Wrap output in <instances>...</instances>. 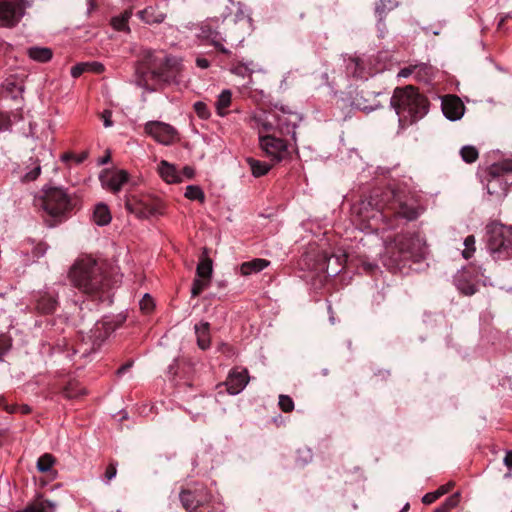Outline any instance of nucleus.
I'll return each mask as SVG.
<instances>
[{"mask_svg":"<svg viewBox=\"0 0 512 512\" xmlns=\"http://www.w3.org/2000/svg\"><path fill=\"white\" fill-rule=\"evenodd\" d=\"M260 132L259 134L263 132H271V131H277L276 130V123L273 121L268 120H260Z\"/></svg>","mask_w":512,"mask_h":512,"instance_id":"obj_48","label":"nucleus"},{"mask_svg":"<svg viewBox=\"0 0 512 512\" xmlns=\"http://www.w3.org/2000/svg\"><path fill=\"white\" fill-rule=\"evenodd\" d=\"M391 105L402 124H412L423 118L429 107L428 99L414 86L396 88L391 97Z\"/></svg>","mask_w":512,"mask_h":512,"instance_id":"obj_4","label":"nucleus"},{"mask_svg":"<svg viewBox=\"0 0 512 512\" xmlns=\"http://www.w3.org/2000/svg\"><path fill=\"white\" fill-rule=\"evenodd\" d=\"M460 156L464 162L472 164L479 158V151L475 146L465 145L460 149Z\"/></svg>","mask_w":512,"mask_h":512,"instance_id":"obj_33","label":"nucleus"},{"mask_svg":"<svg viewBox=\"0 0 512 512\" xmlns=\"http://www.w3.org/2000/svg\"><path fill=\"white\" fill-rule=\"evenodd\" d=\"M457 287L461 291V293L466 296H471V295L475 294L477 291V288L474 284L464 283L460 280L457 283Z\"/></svg>","mask_w":512,"mask_h":512,"instance_id":"obj_45","label":"nucleus"},{"mask_svg":"<svg viewBox=\"0 0 512 512\" xmlns=\"http://www.w3.org/2000/svg\"><path fill=\"white\" fill-rule=\"evenodd\" d=\"M232 104V92L224 89L215 101V110L218 116L225 117L229 113V107Z\"/></svg>","mask_w":512,"mask_h":512,"instance_id":"obj_25","label":"nucleus"},{"mask_svg":"<svg viewBox=\"0 0 512 512\" xmlns=\"http://www.w3.org/2000/svg\"><path fill=\"white\" fill-rule=\"evenodd\" d=\"M111 220L112 216L108 206L104 203L97 204L93 212V221L99 226H106Z\"/></svg>","mask_w":512,"mask_h":512,"instance_id":"obj_27","label":"nucleus"},{"mask_svg":"<svg viewBox=\"0 0 512 512\" xmlns=\"http://www.w3.org/2000/svg\"><path fill=\"white\" fill-rule=\"evenodd\" d=\"M100 181L104 188L116 193L128 181V173L124 170H104Z\"/></svg>","mask_w":512,"mask_h":512,"instance_id":"obj_18","label":"nucleus"},{"mask_svg":"<svg viewBox=\"0 0 512 512\" xmlns=\"http://www.w3.org/2000/svg\"><path fill=\"white\" fill-rule=\"evenodd\" d=\"M27 53L32 60L40 63L50 61L53 56L52 50L47 47H31L27 50Z\"/></svg>","mask_w":512,"mask_h":512,"instance_id":"obj_29","label":"nucleus"},{"mask_svg":"<svg viewBox=\"0 0 512 512\" xmlns=\"http://www.w3.org/2000/svg\"><path fill=\"white\" fill-rule=\"evenodd\" d=\"M438 499V495L435 494V492H429L426 493L423 498L422 502L426 505L434 503Z\"/></svg>","mask_w":512,"mask_h":512,"instance_id":"obj_58","label":"nucleus"},{"mask_svg":"<svg viewBox=\"0 0 512 512\" xmlns=\"http://www.w3.org/2000/svg\"><path fill=\"white\" fill-rule=\"evenodd\" d=\"M278 405L280 409L285 413H289L294 409V401L288 395H280Z\"/></svg>","mask_w":512,"mask_h":512,"instance_id":"obj_44","label":"nucleus"},{"mask_svg":"<svg viewBox=\"0 0 512 512\" xmlns=\"http://www.w3.org/2000/svg\"><path fill=\"white\" fill-rule=\"evenodd\" d=\"M426 243L419 233H400L385 242V254L395 264L413 260L419 262L425 257Z\"/></svg>","mask_w":512,"mask_h":512,"instance_id":"obj_5","label":"nucleus"},{"mask_svg":"<svg viewBox=\"0 0 512 512\" xmlns=\"http://www.w3.org/2000/svg\"><path fill=\"white\" fill-rule=\"evenodd\" d=\"M272 117L276 123V130L281 135H291L296 141L295 129L301 121L300 115L289 108L280 107L272 113Z\"/></svg>","mask_w":512,"mask_h":512,"instance_id":"obj_12","label":"nucleus"},{"mask_svg":"<svg viewBox=\"0 0 512 512\" xmlns=\"http://www.w3.org/2000/svg\"><path fill=\"white\" fill-rule=\"evenodd\" d=\"M69 277L73 286L90 298L110 301L109 281L103 264L91 256L79 258L71 267Z\"/></svg>","mask_w":512,"mask_h":512,"instance_id":"obj_3","label":"nucleus"},{"mask_svg":"<svg viewBox=\"0 0 512 512\" xmlns=\"http://www.w3.org/2000/svg\"><path fill=\"white\" fill-rule=\"evenodd\" d=\"M139 18L148 25L164 22L166 13L158 5H151L138 12Z\"/></svg>","mask_w":512,"mask_h":512,"instance_id":"obj_21","label":"nucleus"},{"mask_svg":"<svg viewBox=\"0 0 512 512\" xmlns=\"http://www.w3.org/2000/svg\"><path fill=\"white\" fill-rule=\"evenodd\" d=\"M210 280L209 279H204V278H195L193 280V283H192V288H191V295L192 297H197L198 295H200L206 288L209 287L210 285Z\"/></svg>","mask_w":512,"mask_h":512,"instance_id":"obj_39","label":"nucleus"},{"mask_svg":"<svg viewBox=\"0 0 512 512\" xmlns=\"http://www.w3.org/2000/svg\"><path fill=\"white\" fill-rule=\"evenodd\" d=\"M465 249L462 252V255L465 259H470L475 252V237L473 235H469L464 240Z\"/></svg>","mask_w":512,"mask_h":512,"instance_id":"obj_41","label":"nucleus"},{"mask_svg":"<svg viewBox=\"0 0 512 512\" xmlns=\"http://www.w3.org/2000/svg\"><path fill=\"white\" fill-rule=\"evenodd\" d=\"M86 71H88V64L79 63L71 68V75L73 78H78Z\"/></svg>","mask_w":512,"mask_h":512,"instance_id":"obj_47","label":"nucleus"},{"mask_svg":"<svg viewBox=\"0 0 512 512\" xmlns=\"http://www.w3.org/2000/svg\"><path fill=\"white\" fill-rule=\"evenodd\" d=\"M211 494L204 486L182 489L179 499L182 507L187 512H197L199 508L205 507L211 501Z\"/></svg>","mask_w":512,"mask_h":512,"instance_id":"obj_11","label":"nucleus"},{"mask_svg":"<svg viewBox=\"0 0 512 512\" xmlns=\"http://www.w3.org/2000/svg\"><path fill=\"white\" fill-rule=\"evenodd\" d=\"M10 343L5 337H0V358L9 350Z\"/></svg>","mask_w":512,"mask_h":512,"instance_id":"obj_57","label":"nucleus"},{"mask_svg":"<svg viewBox=\"0 0 512 512\" xmlns=\"http://www.w3.org/2000/svg\"><path fill=\"white\" fill-rule=\"evenodd\" d=\"M417 68V66H409V67H404L402 68L399 72H398V77L399 78H407L409 77L413 72L414 70Z\"/></svg>","mask_w":512,"mask_h":512,"instance_id":"obj_56","label":"nucleus"},{"mask_svg":"<svg viewBox=\"0 0 512 512\" xmlns=\"http://www.w3.org/2000/svg\"><path fill=\"white\" fill-rule=\"evenodd\" d=\"M145 133L163 145H171L178 141V132L170 124L161 121H149L144 126Z\"/></svg>","mask_w":512,"mask_h":512,"instance_id":"obj_14","label":"nucleus"},{"mask_svg":"<svg viewBox=\"0 0 512 512\" xmlns=\"http://www.w3.org/2000/svg\"><path fill=\"white\" fill-rule=\"evenodd\" d=\"M132 366V362H127L125 364H123L121 367L118 368L117 370V375H122L124 374L127 370H129Z\"/></svg>","mask_w":512,"mask_h":512,"instance_id":"obj_61","label":"nucleus"},{"mask_svg":"<svg viewBox=\"0 0 512 512\" xmlns=\"http://www.w3.org/2000/svg\"><path fill=\"white\" fill-rule=\"evenodd\" d=\"M250 19L241 17L238 20L219 18L207 19L199 26L197 37L212 45L218 52L230 56L231 50L226 47L239 46L245 39Z\"/></svg>","mask_w":512,"mask_h":512,"instance_id":"obj_2","label":"nucleus"},{"mask_svg":"<svg viewBox=\"0 0 512 512\" xmlns=\"http://www.w3.org/2000/svg\"><path fill=\"white\" fill-rule=\"evenodd\" d=\"M158 172L160 177L168 184L182 182L181 174L177 170L176 166L166 160L160 161L158 165Z\"/></svg>","mask_w":512,"mask_h":512,"instance_id":"obj_22","label":"nucleus"},{"mask_svg":"<svg viewBox=\"0 0 512 512\" xmlns=\"http://www.w3.org/2000/svg\"><path fill=\"white\" fill-rule=\"evenodd\" d=\"M55 463V458L52 454L45 453L37 461V469L40 472H48Z\"/></svg>","mask_w":512,"mask_h":512,"instance_id":"obj_38","label":"nucleus"},{"mask_svg":"<svg viewBox=\"0 0 512 512\" xmlns=\"http://www.w3.org/2000/svg\"><path fill=\"white\" fill-rule=\"evenodd\" d=\"M131 15V10H126L120 16L113 17L111 20L112 27L117 31H128V21Z\"/></svg>","mask_w":512,"mask_h":512,"instance_id":"obj_32","label":"nucleus"},{"mask_svg":"<svg viewBox=\"0 0 512 512\" xmlns=\"http://www.w3.org/2000/svg\"><path fill=\"white\" fill-rule=\"evenodd\" d=\"M48 246L45 243H39L35 246L33 254L36 257H41L46 253Z\"/></svg>","mask_w":512,"mask_h":512,"instance_id":"obj_54","label":"nucleus"},{"mask_svg":"<svg viewBox=\"0 0 512 512\" xmlns=\"http://www.w3.org/2000/svg\"><path fill=\"white\" fill-rule=\"evenodd\" d=\"M111 118H112V112L110 110H104L102 112L101 119L103 120V124L106 128L111 127L113 125Z\"/></svg>","mask_w":512,"mask_h":512,"instance_id":"obj_52","label":"nucleus"},{"mask_svg":"<svg viewBox=\"0 0 512 512\" xmlns=\"http://www.w3.org/2000/svg\"><path fill=\"white\" fill-rule=\"evenodd\" d=\"M41 207L52 218L61 220L75 207V199L60 187H49L44 190Z\"/></svg>","mask_w":512,"mask_h":512,"instance_id":"obj_8","label":"nucleus"},{"mask_svg":"<svg viewBox=\"0 0 512 512\" xmlns=\"http://www.w3.org/2000/svg\"><path fill=\"white\" fill-rule=\"evenodd\" d=\"M126 210L138 218L146 219L164 213V202L151 196H128L125 200Z\"/></svg>","mask_w":512,"mask_h":512,"instance_id":"obj_10","label":"nucleus"},{"mask_svg":"<svg viewBox=\"0 0 512 512\" xmlns=\"http://www.w3.org/2000/svg\"><path fill=\"white\" fill-rule=\"evenodd\" d=\"M248 382L249 375L247 369H233L229 373L225 385L229 394L236 395L246 387Z\"/></svg>","mask_w":512,"mask_h":512,"instance_id":"obj_20","label":"nucleus"},{"mask_svg":"<svg viewBox=\"0 0 512 512\" xmlns=\"http://www.w3.org/2000/svg\"><path fill=\"white\" fill-rule=\"evenodd\" d=\"M25 0H0V24L6 27L15 26L23 17Z\"/></svg>","mask_w":512,"mask_h":512,"instance_id":"obj_16","label":"nucleus"},{"mask_svg":"<svg viewBox=\"0 0 512 512\" xmlns=\"http://www.w3.org/2000/svg\"><path fill=\"white\" fill-rule=\"evenodd\" d=\"M109 159H110V156H109V155L105 156L104 158H102V159L100 160V164H105V163H107V162L109 161Z\"/></svg>","mask_w":512,"mask_h":512,"instance_id":"obj_63","label":"nucleus"},{"mask_svg":"<svg viewBox=\"0 0 512 512\" xmlns=\"http://www.w3.org/2000/svg\"><path fill=\"white\" fill-rule=\"evenodd\" d=\"M35 309L40 314H52L58 306V294L51 290L38 291L34 295Z\"/></svg>","mask_w":512,"mask_h":512,"instance_id":"obj_17","label":"nucleus"},{"mask_svg":"<svg viewBox=\"0 0 512 512\" xmlns=\"http://www.w3.org/2000/svg\"><path fill=\"white\" fill-rule=\"evenodd\" d=\"M409 509V503H406L400 512H406Z\"/></svg>","mask_w":512,"mask_h":512,"instance_id":"obj_64","label":"nucleus"},{"mask_svg":"<svg viewBox=\"0 0 512 512\" xmlns=\"http://www.w3.org/2000/svg\"><path fill=\"white\" fill-rule=\"evenodd\" d=\"M246 162L250 167L252 175L257 178L266 175L272 168V165L251 157L247 158Z\"/></svg>","mask_w":512,"mask_h":512,"instance_id":"obj_30","label":"nucleus"},{"mask_svg":"<svg viewBox=\"0 0 512 512\" xmlns=\"http://www.w3.org/2000/svg\"><path fill=\"white\" fill-rule=\"evenodd\" d=\"M117 474L116 463L111 462L105 471V478L107 481L112 480Z\"/></svg>","mask_w":512,"mask_h":512,"instance_id":"obj_49","label":"nucleus"},{"mask_svg":"<svg viewBox=\"0 0 512 512\" xmlns=\"http://www.w3.org/2000/svg\"><path fill=\"white\" fill-rule=\"evenodd\" d=\"M347 72L354 77L363 76V66L359 58H350L346 66Z\"/></svg>","mask_w":512,"mask_h":512,"instance_id":"obj_37","label":"nucleus"},{"mask_svg":"<svg viewBox=\"0 0 512 512\" xmlns=\"http://www.w3.org/2000/svg\"><path fill=\"white\" fill-rule=\"evenodd\" d=\"M257 70V64L249 60L247 62L237 61L232 65L231 72L241 77H251Z\"/></svg>","mask_w":512,"mask_h":512,"instance_id":"obj_28","label":"nucleus"},{"mask_svg":"<svg viewBox=\"0 0 512 512\" xmlns=\"http://www.w3.org/2000/svg\"><path fill=\"white\" fill-rule=\"evenodd\" d=\"M87 156H88L87 152H82L79 155H76V154L71 153V152H66V153L62 154L61 160L64 163H68L70 161H73L76 164H80V163H82L87 158Z\"/></svg>","mask_w":512,"mask_h":512,"instance_id":"obj_43","label":"nucleus"},{"mask_svg":"<svg viewBox=\"0 0 512 512\" xmlns=\"http://www.w3.org/2000/svg\"><path fill=\"white\" fill-rule=\"evenodd\" d=\"M461 495L459 492H456L449 496L445 502L437 507L434 512H450L452 509L457 507L460 503Z\"/></svg>","mask_w":512,"mask_h":512,"instance_id":"obj_34","label":"nucleus"},{"mask_svg":"<svg viewBox=\"0 0 512 512\" xmlns=\"http://www.w3.org/2000/svg\"><path fill=\"white\" fill-rule=\"evenodd\" d=\"M423 212L424 207L414 196L385 189L353 205L352 222L363 232L379 233L397 227L399 219L414 221Z\"/></svg>","mask_w":512,"mask_h":512,"instance_id":"obj_1","label":"nucleus"},{"mask_svg":"<svg viewBox=\"0 0 512 512\" xmlns=\"http://www.w3.org/2000/svg\"><path fill=\"white\" fill-rule=\"evenodd\" d=\"M486 246L495 261L512 258V226L493 221L486 226Z\"/></svg>","mask_w":512,"mask_h":512,"instance_id":"obj_7","label":"nucleus"},{"mask_svg":"<svg viewBox=\"0 0 512 512\" xmlns=\"http://www.w3.org/2000/svg\"><path fill=\"white\" fill-rule=\"evenodd\" d=\"M40 173H41L40 163L38 160H35L33 162V168L24 174V176L22 177V180L24 182L34 181L39 177Z\"/></svg>","mask_w":512,"mask_h":512,"instance_id":"obj_42","label":"nucleus"},{"mask_svg":"<svg viewBox=\"0 0 512 512\" xmlns=\"http://www.w3.org/2000/svg\"><path fill=\"white\" fill-rule=\"evenodd\" d=\"M442 111L445 117L451 121L459 120L465 111V106L456 95H446L442 98Z\"/></svg>","mask_w":512,"mask_h":512,"instance_id":"obj_19","label":"nucleus"},{"mask_svg":"<svg viewBox=\"0 0 512 512\" xmlns=\"http://www.w3.org/2000/svg\"><path fill=\"white\" fill-rule=\"evenodd\" d=\"M0 407L11 414L17 412V406L16 405H8L6 403V399L4 396H0Z\"/></svg>","mask_w":512,"mask_h":512,"instance_id":"obj_53","label":"nucleus"},{"mask_svg":"<svg viewBox=\"0 0 512 512\" xmlns=\"http://www.w3.org/2000/svg\"><path fill=\"white\" fill-rule=\"evenodd\" d=\"M196 64L198 67H200L202 69H206L210 65L209 61L205 58H197Z\"/></svg>","mask_w":512,"mask_h":512,"instance_id":"obj_60","label":"nucleus"},{"mask_svg":"<svg viewBox=\"0 0 512 512\" xmlns=\"http://www.w3.org/2000/svg\"><path fill=\"white\" fill-rule=\"evenodd\" d=\"M193 108L199 118L203 120H207L210 118L211 112L205 102L197 101L194 103Z\"/></svg>","mask_w":512,"mask_h":512,"instance_id":"obj_40","label":"nucleus"},{"mask_svg":"<svg viewBox=\"0 0 512 512\" xmlns=\"http://www.w3.org/2000/svg\"><path fill=\"white\" fill-rule=\"evenodd\" d=\"M212 273V260L208 257L207 251L205 249L197 265L196 275L199 278L209 279L211 281Z\"/></svg>","mask_w":512,"mask_h":512,"instance_id":"obj_26","label":"nucleus"},{"mask_svg":"<svg viewBox=\"0 0 512 512\" xmlns=\"http://www.w3.org/2000/svg\"><path fill=\"white\" fill-rule=\"evenodd\" d=\"M194 329L197 337V345L199 346V348L202 350L208 349L211 344L209 323L201 322L199 324H196Z\"/></svg>","mask_w":512,"mask_h":512,"instance_id":"obj_24","label":"nucleus"},{"mask_svg":"<svg viewBox=\"0 0 512 512\" xmlns=\"http://www.w3.org/2000/svg\"><path fill=\"white\" fill-rule=\"evenodd\" d=\"M154 307L153 299L149 294H145L142 300L140 301V308L142 311L149 313L152 311Z\"/></svg>","mask_w":512,"mask_h":512,"instance_id":"obj_46","label":"nucleus"},{"mask_svg":"<svg viewBox=\"0 0 512 512\" xmlns=\"http://www.w3.org/2000/svg\"><path fill=\"white\" fill-rule=\"evenodd\" d=\"M261 149L274 162H280L289 156L287 142L274 134L259 135Z\"/></svg>","mask_w":512,"mask_h":512,"instance_id":"obj_13","label":"nucleus"},{"mask_svg":"<svg viewBox=\"0 0 512 512\" xmlns=\"http://www.w3.org/2000/svg\"><path fill=\"white\" fill-rule=\"evenodd\" d=\"M270 265V261L263 258H254L251 261L243 262L240 265V274L242 276H250L263 271Z\"/></svg>","mask_w":512,"mask_h":512,"instance_id":"obj_23","label":"nucleus"},{"mask_svg":"<svg viewBox=\"0 0 512 512\" xmlns=\"http://www.w3.org/2000/svg\"><path fill=\"white\" fill-rule=\"evenodd\" d=\"M184 195L189 200H197L201 203H203L205 200V194L203 190L197 185L187 186Z\"/></svg>","mask_w":512,"mask_h":512,"instance_id":"obj_36","label":"nucleus"},{"mask_svg":"<svg viewBox=\"0 0 512 512\" xmlns=\"http://www.w3.org/2000/svg\"><path fill=\"white\" fill-rule=\"evenodd\" d=\"M145 66L152 78L167 82L174 80L181 71L180 60L163 52H148Z\"/></svg>","mask_w":512,"mask_h":512,"instance_id":"obj_9","label":"nucleus"},{"mask_svg":"<svg viewBox=\"0 0 512 512\" xmlns=\"http://www.w3.org/2000/svg\"><path fill=\"white\" fill-rule=\"evenodd\" d=\"M86 64H88V71L96 74H100L105 70L104 65L100 62H87Z\"/></svg>","mask_w":512,"mask_h":512,"instance_id":"obj_51","label":"nucleus"},{"mask_svg":"<svg viewBox=\"0 0 512 512\" xmlns=\"http://www.w3.org/2000/svg\"><path fill=\"white\" fill-rule=\"evenodd\" d=\"M86 394V390L77 381H70L63 389V395L67 399L78 398Z\"/></svg>","mask_w":512,"mask_h":512,"instance_id":"obj_31","label":"nucleus"},{"mask_svg":"<svg viewBox=\"0 0 512 512\" xmlns=\"http://www.w3.org/2000/svg\"><path fill=\"white\" fill-rule=\"evenodd\" d=\"M504 464L511 469L512 468V450L507 451L504 457Z\"/></svg>","mask_w":512,"mask_h":512,"instance_id":"obj_59","label":"nucleus"},{"mask_svg":"<svg viewBox=\"0 0 512 512\" xmlns=\"http://www.w3.org/2000/svg\"><path fill=\"white\" fill-rule=\"evenodd\" d=\"M397 5V2L394 0H380L375 8V13L378 16L379 21L383 20L386 12L393 10Z\"/></svg>","mask_w":512,"mask_h":512,"instance_id":"obj_35","label":"nucleus"},{"mask_svg":"<svg viewBox=\"0 0 512 512\" xmlns=\"http://www.w3.org/2000/svg\"><path fill=\"white\" fill-rule=\"evenodd\" d=\"M181 177L186 179H192L195 175V170L191 166H185L182 171L180 172Z\"/></svg>","mask_w":512,"mask_h":512,"instance_id":"obj_55","label":"nucleus"},{"mask_svg":"<svg viewBox=\"0 0 512 512\" xmlns=\"http://www.w3.org/2000/svg\"><path fill=\"white\" fill-rule=\"evenodd\" d=\"M454 487L453 482H448L442 486H440L437 490H435V494L438 495V499L443 495L447 494Z\"/></svg>","mask_w":512,"mask_h":512,"instance_id":"obj_50","label":"nucleus"},{"mask_svg":"<svg viewBox=\"0 0 512 512\" xmlns=\"http://www.w3.org/2000/svg\"><path fill=\"white\" fill-rule=\"evenodd\" d=\"M20 411L22 414H29L31 412V408L28 405L17 406V411Z\"/></svg>","mask_w":512,"mask_h":512,"instance_id":"obj_62","label":"nucleus"},{"mask_svg":"<svg viewBox=\"0 0 512 512\" xmlns=\"http://www.w3.org/2000/svg\"><path fill=\"white\" fill-rule=\"evenodd\" d=\"M483 182L487 193L496 200L503 199L512 185V159H502L483 171Z\"/></svg>","mask_w":512,"mask_h":512,"instance_id":"obj_6","label":"nucleus"},{"mask_svg":"<svg viewBox=\"0 0 512 512\" xmlns=\"http://www.w3.org/2000/svg\"><path fill=\"white\" fill-rule=\"evenodd\" d=\"M114 330L115 325L111 321L102 320L96 322L88 336L90 346L83 348V344H81L76 352L82 351L83 355H87L90 352L96 351Z\"/></svg>","mask_w":512,"mask_h":512,"instance_id":"obj_15","label":"nucleus"}]
</instances>
